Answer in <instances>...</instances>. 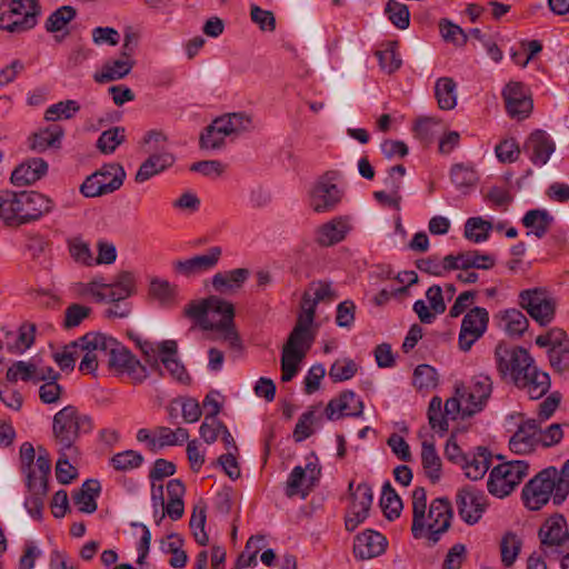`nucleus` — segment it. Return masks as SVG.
Listing matches in <instances>:
<instances>
[{"mask_svg": "<svg viewBox=\"0 0 569 569\" xmlns=\"http://www.w3.org/2000/svg\"><path fill=\"white\" fill-rule=\"evenodd\" d=\"M495 359L500 376L510 377L518 388L527 390L530 399H539L548 392L549 375L536 367L527 349L499 343L495 349Z\"/></svg>", "mask_w": 569, "mask_h": 569, "instance_id": "1", "label": "nucleus"}, {"mask_svg": "<svg viewBox=\"0 0 569 569\" xmlns=\"http://www.w3.org/2000/svg\"><path fill=\"white\" fill-rule=\"evenodd\" d=\"M93 428L92 419L81 415L74 406H66L52 419V439L59 457L56 462H76L81 459L77 440Z\"/></svg>", "mask_w": 569, "mask_h": 569, "instance_id": "2", "label": "nucleus"}, {"mask_svg": "<svg viewBox=\"0 0 569 569\" xmlns=\"http://www.w3.org/2000/svg\"><path fill=\"white\" fill-rule=\"evenodd\" d=\"M54 207L51 198L38 191H2L0 219L6 227H19L41 219Z\"/></svg>", "mask_w": 569, "mask_h": 569, "instance_id": "3", "label": "nucleus"}, {"mask_svg": "<svg viewBox=\"0 0 569 569\" xmlns=\"http://www.w3.org/2000/svg\"><path fill=\"white\" fill-rule=\"evenodd\" d=\"M427 496L423 488H416L412 493V526L411 532L416 539L423 535V530L428 529V539L436 543L440 536L446 532L452 519L451 502L447 498H436L430 503L428 515Z\"/></svg>", "mask_w": 569, "mask_h": 569, "instance_id": "4", "label": "nucleus"}, {"mask_svg": "<svg viewBox=\"0 0 569 569\" xmlns=\"http://www.w3.org/2000/svg\"><path fill=\"white\" fill-rule=\"evenodd\" d=\"M569 493V465L558 469L549 466L537 473L522 489L525 506L539 510L553 497V502L561 503Z\"/></svg>", "mask_w": 569, "mask_h": 569, "instance_id": "5", "label": "nucleus"}, {"mask_svg": "<svg viewBox=\"0 0 569 569\" xmlns=\"http://www.w3.org/2000/svg\"><path fill=\"white\" fill-rule=\"evenodd\" d=\"M42 10L39 0H1L0 29L21 33L33 29Z\"/></svg>", "mask_w": 569, "mask_h": 569, "instance_id": "6", "label": "nucleus"}, {"mask_svg": "<svg viewBox=\"0 0 569 569\" xmlns=\"http://www.w3.org/2000/svg\"><path fill=\"white\" fill-rule=\"evenodd\" d=\"M99 346L104 350V358L110 368L128 373L133 383H141L147 379L146 367L118 340L104 335Z\"/></svg>", "mask_w": 569, "mask_h": 569, "instance_id": "7", "label": "nucleus"}, {"mask_svg": "<svg viewBox=\"0 0 569 569\" xmlns=\"http://www.w3.org/2000/svg\"><path fill=\"white\" fill-rule=\"evenodd\" d=\"M209 316H220L219 321L212 320V329L221 333V339L228 342L229 347L234 350L242 348L241 339L234 326V307L231 302L226 301L217 296L208 297Z\"/></svg>", "mask_w": 569, "mask_h": 569, "instance_id": "8", "label": "nucleus"}, {"mask_svg": "<svg viewBox=\"0 0 569 569\" xmlns=\"http://www.w3.org/2000/svg\"><path fill=\"white\" fill-rule=\"evenodd\" d=\"M338 177V171H327L311 188L309 192V206L315 212H331L341 202L343 192L335 183Z\"/></svg>", "mask_w": 569, "mask_h": 569, "instance_id": "9", "label": "nucleus"}, {"mask_svg": "<svg viewBox=\"0 0 569 569\" xmlns=\"http://www.w3.org/2000/svg\"><path fill=\"white\" fill-rule=\"evenodd\" d=\"M529 465H496L488 478V491L498 498L509 496L528 473Z\"/></svg>", "mask_w": 569, "mask_h": 569, "instance_id": "10", "label": "nucleus"}, {"mask_svg": "<svg viewBox=\"0 0 569 569\" xmlns=\"http://www.w3.org/2000/svg\"><path fill=\"white\" fill-rule=\"evenodd\" d=\"M455 390L463 399V415L469 417L481 411L487 403L492 391V381L486 375H478L469 386L457 383Z\"/></svg>", "mask_w": 569, "mask_h": 569, "instance_id": "11", "label": "nucleus"}, {"mask_svg": "<svg viewBox=\"0 0 569 569\" xmlns=\"http://www.w3.org/2000/svg\"><path fill=\"white\" fill-rule=\"evenodd\" d=\"M456 506L461 520L473 526L480 521L489 503L483 491L468 486L458 490Z\"/></svg>", "mask_w": 569, "mask_h": 569, "instance_id": "12", "label": "nucleus"}, {"mask_svg": "<svg viewBox=\"0 0 569 569\" xmlns=\"http://www.w3.org/2000/svg\"><path fill=\"white\" fill-rule=\"evenodd\" d=\"M507 113L518 120L526 119L530 116L533 101L530 90L522 83L510 81L502 90Z\"/></svg>", "mask_w": 569, "mask_h": 569, "instance_id": "13", "label": "nucleus"}, {"mask_svg": "<svg viewBox=\"0 0 569 569\" xmlns=\"http://www.w3.org/2000/svg\"><path fill=\"white\" fill-rule=\"evenodd\" d=\"M351 491V505L346 516L345 526L348 531H353L360 523H362L368 515L373 500L372 488L361 482L353 490V482L349 483Z\"/></svg>", "mask_w": 569, "mask_h": 569, "instance_id": "14", "label": "nucleus"}, {"mask_svg": "<svg viewBox=\"0 0 569 569\" xmlns=\"http://www.w3.org/2000/svg\"><path fill=\"white\" fill-rule=\"evenodd\" d=\"M489 313L485 308L475 307L462 319L459 332V348L469 351L472 345L480 339L487 330Z\"/></svg>", "mask_w": 569, "mask_h": 569, "instance_id": "15", "label": "nucleus"}, {"mask_svg": "<svg viewBox=\"0 0 569 569\" xmlns=\"http://www.w3.org/2000/svg\"><path fill=\"white\" fill-rule=\"evenodd\" d=\"M319 465H297L288 477L284 493L288 498L300 496L306 499L320 477Z\"/></svg>", "mask_w": 569, "mask_h": 569, "instance_id": "16", "label": "nucleus"}, {"mask_svg": "<svg viewBox=\"0 0 569 569\" xmlns=\"http://www.w3.org/2000/svg\"><path fill=\"white\" fill-rule=\"evenodd\" d=\"M519 305L539 325L549 323L555 315L553 303L539 289L523 290L519 295Z\"/></svg>", "mask_w": 569, "mask_h": 569, "instance_id": "17", "label": "nucleus"}, {"mask_svg": "<svg viewBox=\"0 0 569 569\" xmlns=\"http://www.w3.org/2000/svg\"><path fill=\"white\" fill-rule=\"evenodd\" d=\"M541 549L546 556L562 547L569 539V530L563 516L548 518L539 529Z\"/></svg>", "mask_w": 569, "mask_h": 569, "instance_id": "18", "label": "nucleus"}, {"mask_svg": "<svg viewBox=\"0 0 569 569\" xmlns=\"http://www.w3.org/2000/svg\"><path fill=\"white\" fill-rule=\"evenodd\" d=\"M221 247L213 246L202 254H197L189 259L174 261L172 267L177 273H180L184 277H192L216 268L221 258Z\"/></svg>", "mask_w": 569, "mask_h": 569, "instance_id": "19", "label": "nucleus"}, {"mask_svg": "<svg viewBox=\"0 0 569 569\" xmlns=\"http://www.w3.org/2000/svg\"><path fill=\"white\" fill-rule=\"evenodd\" d=\"M104 335L88 332L77 339L79 356L83 353L79 370L84 373H93L98 369L99 361L104 358V350L99 345Z\"/></svg>", "mask_w": 569, "mask_h": 569, "instance_id": "20", "label": "nucleus"}, {"mask_svg": "<svg viewBox=\"0 0 569 569\" xmlns=\"http://www.w3.org/2000/svg\"><path fill=\"white\" fill-rule=\"evenodd\" d=\"M363 408L361 398L356 392L346 390L328 402L325 413L328 420H338L342 417H361Z\"/></svg>", "mask_w": 569, "mask_h": 569, "instance_id": "21", "label": "nucleus"}, {"mask_svg": "<svg viewBox=\"0 0 569 569\" xmlns=\"http://www.w3.org/2000/svg\"><path fill=\"white\" fill-rule=\"evenodd\" d=\"M351 228L349 217L338 216L317 228L315 240L321 247H331L343 241Z\"/></svg>", "mask_w": 569, "mask_h": 569, "instance_id": "22", "label": "nucleus"}, {"mask_svg": "<svg viewBox=\"0 0 569 569\" xmlns=\"http://www.w3.org/2000/svg\"><path fill=\"white\" fill-rule=\"evenodd\" d=\"M555 142L543 130L533 131L523 144V151L535 166L541 167L548 162L555 151Z\"/></svg>", "mask_w": 569, "mask_h": 569, "instance_id": "23", "label": "nucleus"}, {"mask_svg": "<svg viewBox=\"0 0 569 569\" xmlns=\"http://www.w3.org/2000/svg\"><path fill=\"white\" fill-rule=\"evenodd\" d=\"M539 423L535 419L523 421L509 440V448L517 455H528L539 445Z\"/></svg>", "mask_w": 569, "mask_h": 569, "instance_id": "24", "label": "nucleus"}, {"mask_svg": "<svg viewBox=\"0 0 569 569\" xmlns=\"http://www.w3.org/2000/svg\"><path fill=\"white\" fill-rule=\"evenodd\" d=\"M160 360L169 375L180 383L188 385L191 380L184 366L178 359V346L174 340H164L159 343Z\"/></svg>", "mask_w": 569, "mask_h": 569, "instance_id": "25", "label": "nucleus"}, {"mask_svg": "<svg viewBox=\"0 0 569 569\" xmlns=\"http://www.w3.org/2000/svg\"><path fill=\"white\" fill-rule=\"evenodd\" d=\"M387 547L386 538L373 530H366L358 535L353 543L356 558L367 560L382 555Z\"/></svg>", "mask_w": 569, "mask_h": 569, "instance_id": "26", "label": "nucleus"}, {"mask_svg": "<svg viewBox=\"0 0 569 569\" xmlns=\"http://www.w3.org/2000/svg\"><path fill=\"white\" fill-rule=\"evenodd\" d=\"M150 156L140 164L134 181L143 183L152 177L170 168L174 162V157L168 151L157 152L156 148L149 149Z\"/></svg>", "mask_w": 569, "mask_h": 569, "instance_id": "27", "label": "nucleus"}, {"mask_svg": "<svg viewBox=\"0 0 569 569\" xmlns=\"http://www.w3.org/2000/svg\"><path fill=\"white\" fill-rule=\"evenodd\" d=\"M48 172V162L42 158H30L20 163L11 173V182L18 187L34 183Z\"/></svg>", "mask_w": 569, "mask_h": 569, "instance_id": "28", "label": "nucleus"}, {"mask_svg": "<svg viewBox=\"0 0 569 569\" xmlns=\"http://www.w3.org/2000/svg\"><path fill=\"white\" fill-rule=\"evenodd\" d=\"M64 136V130L59 124H50L33 132L28 138V148L37 153H42L48 149H59Z\"/></svg>", "mask_w": 569, "mask_h": 569, "instance_id": "29", "label": "nucleus"}, {"mask_svg": "<svg viewBox=\"0 0 569 569\" xmlns=\"http://www.w3.org/2000/svg\"><path fill=\"white\" fill-rule=\"evenodd\" d=\"M445 456L448 460L456 462L461 457L462 462H491L495 458L497 460H505L506 457L501 453H495L488 447L479 446L472 452L462 453L460 447L453 438L447 440L445 447Z\"/></svg>", "mask_w": 569, "mask_h": 569, "instance_id": "30", "label": "nucleus"}, {"mask_svg": "<svg viewBox=\"0 0 569 569\" xmlns=\"http://www.w3.org/2000/svg\"><path fill=\"white\" fill-rule=\"evenodd\" d=\"M134 64L136 61L133 57L128 54L124 56V53L120 52L119 58L106 61L101 68V71L97 72L93 78L98 83L117 81L128 76Z\"/></svg>", "mask_w": 569, "mask_h": 569, "instance_id": "31", "label": "nucleus"}, {"mask_svg": "<svg viewBox=\"0 0 569 569\" xmlns=\"http://www.w3.org/2000/svg\"><path fill=\"white\" fill-rule=\"evenodd\" d=\"M250 276L247 268H237L233 270L217 272L212 277V287L220 293L234 292L242 287Z\"/></svg>", "mask_w": 569, "mask_h": 569, "instance_id": "32", "label": "nucleus"}, {"mask_svg": "<svg viewBox=\"0 0 569 569\" xmlns=\"http://www.w3.org/2000/svg\"><path fill=\"white\" fill-rule=\"evenodd\" d=\"M101 486L96 479L86 480L81 488L74 492L73 502L78 506L79 511L84 513H93L97 508V498L100 493Z\"/></svg>", "mask_w": 569, "mask_h": 569, "instance_id": "33", "label": "nucleus"}, {"mask_svg": "<svg viewBox=\"0 0 569 569\" xmlns=\"http://www.w3.org/2000/svg\"><path fill=\"white\" fill-rule=\"evenodd\" d=\"M27 486L30 495L46 496L51 465H26Z\"/></svg>", "mask_w": 569, "mask_h": 569, "instance_id": "34", "label": "nucleus"}, {"mask_svg": "<svg viewBox=\"0 0 569 569\" xmlns=\"http://www.w3.org/2000/svg\"><path fill=\"white\" fill-rule=\"evenodd\" d=\"M316 333L313 325L297 320L284 345L307 353L316 339Z\"/></svg>", "mask_w": 569, "mask_h": 569, "instance_id": "35", "label": "nucleus"}, {"mask_svg": "<svg viewBox=\"0 0 569 569\" xmlns=\"http://www.w3.org/2000/svg\"><path fill=\"white\" fill-rule=\"evenodd\" d=\"M109 302H119L136 292V278L129 271L121 272L111 284H106Z\"/></svg>", "mask_w": 569, "mask_h": 569, "instance_id": "36", "label": "nucleus"}, {"mask_svg": "<svg viewBox=\"0 0 569 569\" xmlns=\"http://www.w3.org/2000/svg\"><path fill=\"white\" fill-rule=\"evenodd\" d=\"M521 221L538 239H541L549 231L553 217L546 209H532L526 212Z\"/></svg>", "mask_w": 569, "mask_h": 569, "instance_id": "37", "label": "nucleus"}, {"mask_svg": "<svg viewBox=\"0 0 569 569\" xmlns=\"http://www.w3.org/2000/svg\"><path fill=\"white\" fill-rule=\"evenodd\" d=\"M97 174H101L99 179L100 186H102L103 193L108 194L118 190L126 178V171L122 166L118 163H110L103 166Z\"/></svg>", "mask_w": 569, "mask_h": 569, "instance_id": "38", "label": "nucleus"}, {"mask_svg": "<svg viewBox=\"0 0 569 569\" xmlns=\"http://www.w3.org/2000/svg\"><path fill=\"white\" fill-rule=\"evenodd\" d=\"M435 94L440 109H453L457 104L456 82L453 79L448 77L438 79L435 86Z\"/></svg>", "mask_w": 569, "mask_h": 569, "instance_id": "39", "label": "nucleus"}, {"mask_svg": "<svg viewBox=\"0 0 569 569\" xmlns=\"http://www.w3.org/2000/svg\"><path fill=\"white\" fill-rule=\"evenodd\" d=\"M380 507L389 520L398 518L402 510V501L389 481H386L382 486Z\"/></svg>", "mask_w": 569, "mask_h": 569, "instance_id": "40", "label": "nucleus"}, {"mask_svg": "<svg viewBox=\"0 0 569 569\" xmlns=\"http://www.w3.org/2000/svg\"><path fill=\"white\" fill-rule=\"evenodd\" d=\"M492 223L481 217H471L465 223V237L475 242L480 243L489 238Z\"/></svg>", "mask_w": 569, "mask_h": 569, "instance_id": "41", "label": "nucleus"}, {"mask_svg": "<svg viewBox=\"0 0 569 569\" xmlns=\"http://www.w3.org/2000/svg\"><path fill=\"white\" fill-rule=\"evenodd\" d=\"M149 295L156 299L161 306L168 307L173 303L177 287L172 286L169 281L159 278H153L150 281Z\"/></svg>", "mask_w": 569, "mask_h": 569, "instance_id": "42", "label": "nucleus"}, {"mask_svg": "<svg viewBox=\"0 0 569 569\" xmlns=\"http://www.w3.org/2000/svg\"><path fill=\"white\" fill-rule=\"evenodd\" d=\"M206 510H207L206 503H203V502L197 503L193 507V511H192V515L190 518V523H189L190 528L192 530L194 540L200 546H207L209 542V537H208L207 532L204 531L206 519H207Z\"/></svg>", "mask_w": 569, "mask_h": 569, "instance_id": "43", "label": "nucleus"}, {"mask_svg": "<svg viewBox=\"0 0 569 569\" xmlns=\"http://www.w3.org/2000/svg\"><path fill=\"white\" fill-rule=\"evenodd\" d=\"M184 315L188 318H191L196 321V325L200 327L202 330H211L212 329V319L209 317L208 310V298L191 301L184 308Z\"/></svg>", "mask_w": 569, "mask_h": 569, "instance_id": "44", "label": "nucleus"}, {"mask_svg": "<svg viewBox=\"0 0 569 569\" xmlns=\"http://www.w3.org/2000/svg\"><path fill=\"white\" fill-rule=\"evenodd\" d=\"M385 14L398 29L405 30L410 24V12L405 3L397 0H389L385 7Z\"/></svg>", "mask_w": 569, "mask_h": 569, "instance_id": "45", "label": "nucleus"}, {"mask_svg": "<svg viewBox=\"0 0 569 569\" xmlns=\"http://www.w3.org/2000/svg\"><path fill=\"white\" fill-rule=\"evenodd\" d=\"M126 130L122 127H113L103 131L97 141V148L106 154L116 151L117 147L124 142Z\"/></svg>", "mask_w": 569, "mask_h": 569, "instance_id": "46", "label": "nucleus"}, {"mask_svg": "<svg viewBox=\"0 0 569 569\" xmlns=\"http://www.w3.org/2000/svg\"><path fill=\"white\" fill-rule=\"evenodd\" d=\"M501 319L509 336L520 337L529 326L527 317L517 309L506 310Z\"/></svg>", "mask_w": 569, "mask_h": 569, "instance_id": "47", "label": "nucleus"}, {"mask_svg": "<svg viewBox=\"0 0 569 569\" xmlns=\"http://www.w3.org/2000/svg\"><path fill=\"white\" fill-rule=\"evenodd\" d=\"M70 256L77 263L93 266L94 257L88 242L79 237L68 240Z\"/></svg>", "mask_w": 569, "mask_h": 569, "instance_id": "48", "label": "nucleus"}, {"mask_svg": "<svg viewBox=\"0 0 569 569\" xmlns=\"http://www.w3.org/2000/svg\"><path fill=\"white\" fill-rule=\"evenodd\" d=\"M77 11L71 6H62L54 10L46 21V29L48 32H57L62 30L72 19H74Z\"/></svg>", "mask_w": 569, "mask_h": 569, "instance_id": "49", "label": "nucleus"}, {"mask_svg": "<svg viewBox=\"0 0 569 569\" xmlns=\"http://www.w3.org/2000/svg\"><path fill=\"white\" fill-rule=\"evenodd\" d=\"M412 383L419 390L433 389L438 385V373L429 365H419L413 371Z\"/></svg>", "mask_w": 569, "mask_h": 569, "instance_id": "50", "label": "nucleus"}, {"mask_svg": "<svg viewBox=\"0 0 569 569\" xmlns=\"http://www.w3.org/2000/svg\"><path fill=\"white\" fill-rule=\"evenodd\" d=\"M80 110V104L74 100L60 101L50 106L44 113L47 121L58 119H71Z\"/></svg>", "mask_w": 569, "mask_h": 569, "instance_id": "51", "label": "nucleus"}, {"mask_svg": "<svg viewBox=\"0 0 569 569\" xmlns=\"http://www.w3.org/2000/svg\"><path fill=\"white\" fill-rule=\"evenodd\" d=\"M376 56L381 70L389 74L397 71L402 64L400 54L397 51V42L389 43L387 49L377 51Z\"/></svg>", "mask_w": 569, "mask_h": 569, "instance_id": "52", "label": "nucleus"}, {"mask_svg": "<svg viewBox=\"0 0 569 569\" xmlns=\"http://www.w3.org/2000/svg\"><path fill=\"white\" fill-rule=\"evenodd\" d=\"M358 371L357 363L348 358L336 360L329 370V377L335 382L351 379Z\"/></svg>", "mask_w": 569, "mask_h": 569, "instance_id": "53", "label": "nucleus"}, {"mask_svg": "<svg viewBox=\"0 0 569 569\" xmlns=\"http://www.w3.org/2000/svg\"><path fill=\"white\" fill-rule=\"evenodd\" d=\"M521 548V542L518 537L508 532L503 536L500 545L501 549V560L506 567H510L516 561V558L519 555Z\"/></svg>", "mask_w": 569, "mask_h": 569, "instance_id": "54", "label": "nucleus"}, {"mask_svg": "<svg viewBox=\"0 0 569 569\" xmlns=\"http://www.w3.org/2000/svg\"><path fill=\"white\" fill-rule=\"evenodd\" d=\"M439 30L441 37L447 42H451L455 46H465L467 43L468 36L465 33L462 28L452 23L448 19H441L439 21Z\"/></svg>", "mask_w": 569, "mask_h": 569, "instance_id": "55", "label": "nucleus"}, {"mask_svg": "<svg viewBox=\"0 0 569 569\" xmlns=\"http://www.w3.org/2000/svg\"><path fill=\"white\" fill-rule=\"evenodd\" d=\"M79 357L77 340L67 345L62 351L54 352L52 358L62 371H72Z\"/></svg>", "mask_w": 569, "mask_h": 569, "instance_id": "56", "label": "nucleus"}, {"mask_svg": "<svg viewBox=\"0 0 569 569\" xmlns=\"http://www.w3.org/2000/svg\"><path fill=\"white\" fill-rule=\"evenodd\" d=\"M316 409V407H312L300 416L293 430L296 441H303L313 433L312 426L317 421Z\"/></svg>", "mask_w": 569, "mask_h": 569, "instance_id": "57", "label": "nucleus"}, {"mask_svg": "<svg viewBox=\"0 0 569 569\" xmlns=\"http://www.w3.org/2000/svg\"><path fill=\"white\" fill-rule=\"evenodd\" d=\"M536 345L542 348H561L569 346V338L567 333L559 328H553L543 335L536 338Z\"/></svg>", "mask_w": 569, "mask_h": 569, "instance_id": "58", "label": "nucleus"}, {"mask_svg": "<svg viewBox=\"0 0 569 569\" xmlns=\"http://www.w3.org/2000/svg\"><path fill=\"white\" fill-rule=\"evenodd\" d=\"M312 295L317 303L332 302L338 298L337 291L332 288L331 282L328 281H312L307 288Z\"/></svg>", "mask_w": 569, "mask_h": 569, "instance_id": "59", "label": "nucleus"}, {"mask_svg": "<svg viewBox=\"0 0 569 569\" xmlns=\"http://www.w3.org/2000/svg\"><path fill=\"white\" fill-rule=\"evenodd\" d=\"M37 327L32 322H23L19 328V333L14 346L9 347L10 350H14L17 352H23L29 349L34 342Z\"/></svg>", "mask_w": 569, "mask_h": 569, "instance_id": "60", "label": "nucleus"}, {"mask_svg": "<svg viewBox=\"0 0 569 569\" xmlns=\"http://www.w3.org/2000/svg\"><path fill=\"white\" fill-rule=\"evenodd\" d=\"M91 308L72 303L64 311L63 327L66 329H72L78 327L86 318L89 317Z\"/></svg>", "mask_w": 569, "mask_h": 569, "instance_id": "61", "label": "nucleus"}, {"mask_svg": "<svg viewBox=\"0 0 569 569\" xmlns=\"http://www.w3.org/2000/svg\"><path fill=\"white\" fill-rule=\"evenodd\" d=\"M36 366L24 361L14 362L7 371V380L16 382L18 379L23 381L34 380Z\"/></svg>", "mask_w": 569, "mask_h": 569, "instance_id": "62", "label": "nucleus"}, {"mask_svg": "<svg viewBox=\"0 0 569 569\" xmlns=\"http://www.w3.org/2000/svg\"><path fill=\"white\" fill-rule=\"evenodd\" d=\"M224 427L226 425L222 421L213 419L211 416H206L199 432L207 443H213Z\"/></svg>", "mask_w": 569, "mask_h": 569, "instance_id": "63", "label": "nucleus"}, {"mask_svg": "<svg viewBox=\"0 0 569 569\" xmlns=\"http://www.w3.org/2000/svg\"><path fill=\"white\" fill-rule=\"evenodd\" d=\"M550 366L559 373L569 369V346L548 349Z\"/></svg>", "mask_w": 569, "mask_h": 569, "instance_id": "64", "label": "nucleus"}]
</instances>
